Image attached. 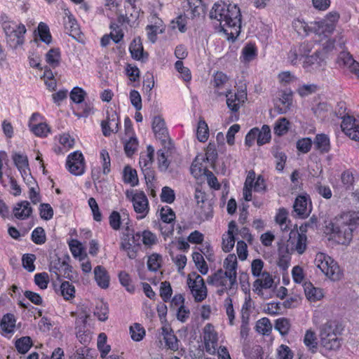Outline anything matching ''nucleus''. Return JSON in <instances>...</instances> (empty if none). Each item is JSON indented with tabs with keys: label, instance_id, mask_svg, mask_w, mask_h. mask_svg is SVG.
<instances>
[{
	"label": "nucleus",
	"instance_id": "obj_1",
	"mask_svg": "<svg viewBox=\"0 0 359 359\" xmlns=\"http://www.w3.org/2000/svg\"><path fill=\"white\" fill-rule=\"evenodd\" d=\"M210 18L219 22L222 30L228 40L234 41L241 30V13L236 4H227L220 0L215 3L210 12Z\"/></svg>",
	"mask_w": 359,
	"mask_h": 359
},
{
	"label": "nucleus",
	"instance_id": "obj_2",
	"mask_svg": "<svg viewBox=\"0 0 359 359\" xmlns=\"http://www.w3.org/2000/svg\"><path fill=\"white\" fill-rule=\"evenodd\" d=\"M320 344L328 351H337L341 346V340L337 337V326L335 322L328 321L320 327Z\"/></svg>",
	"mask_w": 359,
	"mask_h": 359
},
{
	"label": "nucleus",
	"instance_id": "obj_3",
	"mask_svg": "<svg viewBox=\"0 0 359 359\" xmlns=\"http://www.w3.org/2000/svg\"><path fill=\"white\" fill-rule=\"evenodd\" d=\"M344 222L337 232L339 242L342 245H348L353 238V232L359 227V212L344 214Z\"/></svg>",
	"mask_w": 359,
	"mask_h": 359
},
{
	"label": "nucleus",
	"instance_id": "obj_4",
	"mask_svg": "<svg viewBox=\"0 0 359 359\" xmlns=\"http://www.w3.org/2000/svg\"><path fill=\"white\" fill-rule=\"evenodd\" d=\"M315 264L321 271L332 280H339L342 273L337 263L327 255L318 252L316 254Z\"/></svg>",
	"mask_w": 359,
	"mask_h": 359
},
{
	"label": "nucleus",
	"instance_id": "obj_5",
	"mask_svg": "<svg viewBox=\"0 0 359 359\" xmlns=\"http://www.w3.org/2000/svg\"><path fill=\"white\" fill-rule=\"evenodd\" d=\"M4 31L6 36V41L13 48H17L24 43V35L26 28L23 24L16 22H4Z\"/></svg>",
	"mask_w": 359,
	"mask_h": 359
},
{
	"label": "nucleus",
	"instance_id": "obj_6",
	"mask_svg": "<svg viewBox=\"0 0 359 359\" xmlns=\"http://www.w3.org/2000/svg\"><path fill=\"white\" fill-rule=\"evenodd\" d=\"M126 198L133 203L135 212L138 214L137 219L144 218L149 213V201L142 191L128 190L126 192Z\"/></svg>",
	"mask_w": 359,
	"mask_h": 359
},
{
	"label": "nucleus",
	"instance_id": "obj_7",
	"mask_svg": "<svg viewBox=\"0 0 359 359\" xmlns=\"http://www.w3.org/2000/svg\"><path fill=\"white\" fill-rule=\"evenodd\" d=\"M187 283L196 302H201L206 298L207 288L199 274L196 272L189 274Z\"/></svg>",
	"mask_w": 359,
	"mask_h": 359
},
{
	"label": "nucleus",
	"instance_id": "obj_8",
	"mask_svg": "<svg viewBox=\"0 0 359 359\" xmlns=\"http://www.w3.org/2000/svg\"><path fill=\"white\" fill-rule=\"evenodd\" d=\"M339 18V15L337 12H331L323 20L315 22L312 29L316 34L327 36L334 32Z\"/></svg>",
	"mask_w": 359,
	"mask_h": 359
},
{
	"label": "nucleus",
	"instance_id": "obj_9",
	"mask_svg": "<svg viewBox=\"0 0 359 359\" xmlns=\"http://www.w3.org/2000/svg\"><path fill=\"white\" fill-rule=\"evenodd\" d=\"M307 236L304 233H299L297 230L291 231L287 243V248L291 253L297 252L302 255L306 250Z\"/></svg>",
	"mask_w": 359,
	"mask_h": 359
},
{
	"label": "nucleus",
	"instance_id": "obj_10",
	"mask_svg": "<svg viewBox=\"0 0 359 359\" xmlns=\"http://www.w3.org/2000/svg\"><path fill=\"white\" fill-rule=\"evenodd\" d=\"M141 233L137 232L130 236L129 234L123 235L121 243V249L126 251L130 259H135L140 246Z\"/></svg>",
	"mask_w": 359,
	"mask_h": 359
},
{
	"label": "nucleus",
	"instance_id": "obj_11",
	"mask_svg": "<svg viewBox=\"0 0 359 359\" xmlns=\"http://www.w3.org/2000/svg\"><path fill=\"white\" fill-rule=\"evenodd\" d=\"M66 166L74 175H81L84 172L85 162L83 154L76 151L70 154L67 158Z\"/></svg>",
	"mask_w": 359,
	"mask_h": 359
},
{
	"label": "nucleus",
	"instance_id": "obj_12",
	"mask_svg": "<svg viewBox=\"0 0 359 359\" xmlns=\"http://www.w3.org/2000/svg\"><path fill=\"white\" fill-rule=\"evenodd\" d=\"M207 283L216 287H224V290H229L230 292H235L237 288V283L233 285L231 284V280L229 275L224 273L222 269H219L212 276H208Z\"/></svg>",
	"mask_w": 359,
	"mask_h": 359
},
{
	"label": "nucleus",
	"instance_id": "obj_13",
	"mask_svg": "<svg viewBox=\"0 0 359 359\" xmlns=\"http://www.w3.org/2000/svg\"><path fill=\"white\" fill-rule=\"evenodd\" d=\"M343 132L351 140L359 141V120L351 116H344L341 125Z\"/></svg>",
	"mask_w": 359,
	"mask_h": 359
},
{
	"label": "nucleus",
	"instance_id": "obj_14",
	"mask_svg": "<svg viewBox=\"0 0 359 359\" xmlns=\"http://www.w3.org/2000/svg\"><path fill=\"white\" fill-rule=\"evenodd\" d=\"M217 334L214 327L208 323L203 328V341L205 351L210 354H214L217 346Z\"/></svg>",
	"mask_w": 359,
	"mask_h": 359
},
{
	"label": "nucleus",
	"instance_id": "obj_15",
	"mask_svg": "<svg viewBox=\"0 0 359 359\" xmlns=\"http://www.w3.org/2000/svg\"><path fill=\"white\" fill-rule=\"evenodd\" d=\"M13 160L14 161L15 166L21 173V175L23 177L24 180H27V183L29 185H31L32 184H35V180L33 179L32 176H30V173L29 172V163L27 156L21 155L20 154H15L13 156Z\"/></svg>",
	"mask_w": 359,
	"mask_h": 359
},
{
	"label": "nucleus",
	"instance_id": "obj_16",
	"mask_svg": "<svg viewBox=\"0 0 359 359\" xmlns=\"http://www.w3.org/2000/svg\"><path fill=\"white\" fill-rule=\"evenodd\" d=\"M224 95L226 97V104L233 112L238 111L241 106L247 99V93L245 90H240L236 93H232L231 90H228Z\"/></svg>",
	"mask_w": 359,
	"mask_h": 359
},
{
	"label": "nucleus",
	"instance_id": "obj_17",
	"mask_svg": "<svg viewBox=\"0 0 359 359\" xmlns=\"http://www.w3.org/2000/svg\"><path fill=\"white\" fill-rule=\"evenodd\" d=\"M294 211L300 218L307 217L311 211V201L309 196H299L296 198L294 205Z\"/></svg>",
	"mask_w": 359,
	"mask_h": 359
},
{
	"label": "nucleus",
	"instance_id": "obj_18",
	"mask_svg": "<svg viewBox=\"0 0 359 359\" xmlns=\"http://www.w3.org/2000/svg\"><path fill=\"white\" fill-rule=\"evenodd\" d=\"M320 55V53L316 51L313 55L306 56L303 62V67L307 72L323 69L325 66V62Z\"/></svg>",
	"mask_w": 359,
	"mask_h": 359
},
{
	"label": "nucleus",
	"instance_id": "obj_19",
	"mask_svg": "<svg viewBox=\"0 0 359 359\" xmlns=\"http://www.w3.org/2000/svg\"><path fill=\"white\" fill-rule=\"evenodd\" d=\"M118 125L119 121L116 113L115 111H112L111 114L108 113L107 119L101 123L103 135L107 137L111 133H117Z\"/></svg>",
	"mask_w": 359,
	"mask_h": 359
},
{
	"label": "nucleus",
	"instance_id": "obj_20",
	"mask_svg": "<svg viewBox=\"0 0 359 359\" xmlns=\"http://www.w3.org/2000/svg\"><path fill=\"white\" fill-rule=\"evenodd\" d=\"M237 258L234 254L229 255L224 262V267L225 268L224 273L229 275V278L231 280V284L233 285L236 283L237 277Z\"/></svg>",
	"mask_w": 359,
	"mask_h": 359
},
{
	"label": "nucleus",
	"instance_id": "obj_21",
	"mask_svg": "<svg viewBox=\"0 0 359 359\" xmlns=\"http://www.w3.org/2000/svg\"><path fill=\"white\" fill-rule=\"evenodd\" d=\"M152 130L156 137L163 142H165L168 137V129L165 127L164 120L161 116H155L152 121Z\"/></svg>",
	"mask_w": 359,
	"mask_h": 359
},
{
	"label": "nucleus",
	"instance_id": "obj_22",
	"mask_svg": "<svg viewBox=\"0 0 359 359\" xmlns=\"http://www.w3.org/2000/svg\"><path fill=\"white\" fill-rule=\"evenodd\" d=\"M32 208L27 201L18 203L13 208V212L15 218L21 220L29 218L32 213Z\"/></svg>",
	"mask_w": 359,
	"mask_h": 359
},
{
	"label": "nucleus",
	"instance_id": "obj_23",
	"mask_svg": "<svg viewBox=\"0 0 359 359\" xmlns=\"http://www.w3.org/2000/svg\"><path fill=\"white\" fill-rule=\"evenodd\" d=\"M273 280L271 276L267 272H264L262 273V278L257 279L253 283V290L257 294H259L263 288H271L273 286Z\"/></svg>",
	"mask_w": 359,
	"mask_h": 359
},
{
	"label": "nucleus",
	"instance_id": "obj_24",
	"mask_svg": "<svg viewBox=\"0 0 359 359\" xmlns=\"http://www.w3.org/2000/svg\"><path fill=\"white\" fill-rule=\"evenodd\" d=\"M95 280L97 284L103 289H107L109 285V276L108 272L102 266H97L94 269Z\"/></svg>",
	"mask_w": 359,
	"mask_h": 359
},
{
	"label": "nucleus",
	"instance_id": "obj_25",
	"mask_svg": "<svg viewBox=\"0 0 359 359\" xmlns=\"http://www.w3.org/2000/svg\"><path fill=\"white\" fill-rule=\"evenodd\" d=\"M280 101L283 105V107H278V114H285L290 108L292 103V91L290 89L282 90L280 95Z\"/></svg>",
	"mask_w": 359,
	"mask_h": 359
},
{
	"label": "nucleus",
	"instance_id": "obj_26",
	"mask_svg": "<svg viewBox=\"0 0 359 359\" xmlns=\"http://www.w3.org/2000/svg\"><path fill=\"white\" fill-rule=\"evenodd\" d=\"M314 147L320 153H327L330 149L328 136L325 134H318L313 141Z\"/></svg>",
	"mask_w": 359,
	"mask_h": 359
},
{
	"label": "nucleus",
	"instance_id": "obj_27",
	"mask_svg": "<svg viewBox=\"0 0 359 359\" xmlns=\"http://www.w3.org/2000/svg\"><path fill=\"white\" fill-rule=\"evenodd\" d=\"M304 292L310 302L320 300L324 296L322 289L315 287L311 283L304 285Z\"/></svg>",
	"mask_w": 359,
	"mask_h": 359
},
{
	"label": "nucleus",
	"instance_id": "obj_28",
	"mask_svg": "<svg viewBox=\"0 0 359 359\" xmlns=\"http://www.w3.org/2000/svg\"><path fill=\"white\" fill-rule=\"evenodd\" d=\"M162 334L166 346L172 351H177L179 348L178 340L172 330L167 327H162Z\"/></svg>",
	"mask_w": 359,
	"mask_h": 359
},
{
	"label": "nucleus",
	"instance_id": "obj_29",
	"mask_svg": "<svg viewBox=\"0 0 359 359\" xmlns=\"http://www.w3.org/2000/svg\"><path fill=\"white\" fill-rule=\"evenodd\" d=\"M129 50L133 59L140 60L143 58L144 50L140 38H135L131 42Z\"/></svg>",
	"mask_w": 359,
	"mask_h": 359
},
{
	"label": "nucleus",
	"instance_id": "obj_30",
	"mask_svg": "<svg viewBox=\"0 0 359 359\" xmlns=\"http://www.w3.org/2000/svg\"><path fill=\"white\" fill-rule=\"evenodd\" d=\"M0 327L4 332H13L15 327V318L14 315L11 313L4 315L1 321Z\"/></svg>",
	"mask_w": 359,
	"mask_h": 359
},
{
	"label": "nucleus",
	"instance_id": "obj_31",
	"mask_svg": "<svg viewBox=\"0 0 359 359\" xmlns=\"http://www.w3.org/2000/svg\"><path fill=\"white\" fill-rule=\"evenodd\" d=\"M191 18L198 17L205 12V5L202 0H187Z\"/></svg>",
	"mask_w": 359,
	"mask_h": 359
},
{
	"label": "nucleus",
	"instance_id": "obj_32",
	"mask_svg": "<svg viewBox=\"0 0 359 359\" xmlns=\"http://www.w3.org/2000/svg\"><path fill=\"white\" fill-rule=\"evenodd\" d=\"M67 18L65 19V28L69 32V35L77 34L79 33V25L74 16L69 11L65 13Z\"/></svg>",
	"mask_w": 359,
	"mask_h": 359
},
{
	"label": "nucleus",
	"instance_id": "obj_33",
	"mask_svg": "<svg viewBox=\"0 0 359 359\" xmlns=\"http://www.w3.org/2000/svg\"><path fill=\"white\" fill-rule=\"evenodd\" d=\"M123 181L125 183L130 184L133 187L137 185V171L129 165L126 166L123 170Z\"/></svg>",
	"mask_w": 359,
	"mask_h": 359
},
{
	"label": "nucleus",
	"instance_id": "obj_34",
	"mask_svg": "<svg viewBox=\"0 0 359 359\" xmlns=\"http://www.w3.org/2000/svg\"><path fill=\"white\" fill-rule=\"evenodd\" d=\"M154 149L151 146L149 145L147 147V154H142L140 158V165L143 168H150V165L153 161L154 158Z\"/></svg>",
	"mask_w": 359,
	"mask_h": 359
},
{
	"label": "nucleus",
	"instance_id": "obj_35",
	"mask_svg": "<svg viewBox=\"0 0 359 359\" xmlns=\"http://www.w3.org/2000/svg\"><path fill=\"white\" fill-rule=\"evenodd\" d=\"M272 329V325L267 318H262L257 321L255 330L263 335H269Z\"/></svg>",
	"mask_w": 359,
	"mask_h": 359
},
{
	"label": "nucleus",
	"instance_id": "obj_36",
	"mask_svg": "<svg viewBox=\"0 0 359 359\" xmlns=\"http://www.w3.org/2000/svg\"><path fill=\"white\" fill-rule=\"evenodd\" d=\"M47 63L52 67L59 66L60 62V52L58 48H51L46 55Z\"/></svg>",
	"mask_w": 359,
	"mask_h": 359
},
{
	"label": "nucleus",
	"instance_id": "obj_37",
	"mask_svg": "<svg viewBox=\"0 0 359 359\" xmlns=\"http://www.w3.org/2000/svg\"><path fill=\"white\" fill-rule=\"evenodd\" d=\"M192 258L198 271L203 275L206 274L208 271V267L203 255L199 252H195L192 255Z\"/></svg>",
	"mask_w": 359,
	"mask_h": 359
},
{
	"label": "nucleus",
	"instance_id": "obj_38",
	"mask_svg": "<svg viewBox=\"0 0 359 359\" xmlns=\"http://www.w3.org/2000/svg\"><path fill=\"white\" fill-rule=\"evenodd\" d=\"M61 294L66 300H70L75 297V287L72 283L64 281L60 285Z\"/></svg>",
	"mask_w": 359,
	"mask_h": 359
},
{
	"label": "nucleus",
	"instance_id": "obj_39",
	"mask_svg": "<svg viewBox=\"0 0 359 359\" xmlns=\"http://www.w3.org/2000/svg\"><path fill=\"white\" fill-rule=\"evenodd\" d=\"M197 138L201 142H205L209 137V129L208 124L204 120H201L198 123Z\"/></svg>",
	"mask_w": 359,
	"mask_h": 359
},
{
	"label": "nucleus",
	"instance_id": "obj_40",
	"mask_svg": "<svg viewBox=\"0 0 359 359\" xmlns=\"http://www.w3.org/2000/svg\"><path fill=\"white\" fill-rule=\"evenodd\" d=\"M32 346V341L29 337H23L15 342V347L20 353H26Z\"/></svg>",
	"mask_w": 359,
	"mask_h": 359
},
{
	"label": "nucleus",
	"instance_id": "obj_41",
	"mask_svg": "<svg viewBox=\"0 0 359 359\" xmlns=\"http://www.w3.org/2000/svg\"><path fill=\"white\" fill-rule=\"evenodd\" d=\"M271 140V130L267 125H264L257 134V144L261 146L269 142Z\"/></svg>",
	"mask_w": 359,
	"mask_h": 359
},
{
	"label": "nucleus",
	"instance_id": "obj_42",
	"mask_svg": "<svg viewBox=\"0 0 359 359\" xmlns=\"http://www.w3.org/2000/svg\"><path fill=\"white\" fill-rule=\"evenodd\" d=\"M131 338L135 341H141L145 335V330L140 324L135 323L130 327Z\"/></svg>",
	"mask_w": 359,
	"mask_h": 359
},
{
	"label": "nucleus",
	"instance_id": "obj_43",
	"mask_svg": "<svg viewBox=\"0 0 359 359\" xmlns=\"http://www.w3.org/2000/svg\"><path fill=\"white\" fill-rule=\"evenodd\" d=\"M38 30L41 40L46 44H49L51 42L52 36L48 25L44 22H40Z\"/></svg>",
	"mask_w": 359,
	"mask_h": 359
},
{
	"label": "nucleus",
	"instance_id": "obj_44",
	"mask_svg": "<svg viewBox=\"0 0 359 359\" xmlns=\"http://www.w3.org/2000/svg\"><path fill=\"white\" fill-rule=\"evenodd\" d=\"M243 58L245 62H250L254 60L257 55V49L252 43L247 44L242 50Z\"/></svg>",
	"mask_w": 359,
	"mask_h": 359
},
{
	"label": "nucleus",
	"instance_id": "obj_45",
	"mask_svg": "<svg viewBox=\"0 0 359 359\" xmlns=\"http://www.w3.org/2000/svg\"><path fill=\"white\" fill-rule=\"evenodd\" d=\"M86 95V91L79 87H74L70 92V98L76 104H81Z\"/></svg>",
	"mask_w": 359,
	"mask_h": 359
},
{
	"label": "nucleus",
	"instance_id": "obj_46",
	"mask_svg": "<svg viewBox=\"0 0 359 359\" xmlns=\"http://www.w3.org/2000/svg\"><path fill=\"white\" fill-rule=\"evenodd\" d=\"M32 240L35 244H43L46 241L44 229L42 227H36L32 233Z\"/></svg>",
	"mask_w": 359,
	"mask_h": 359
},
{
	"label": "nucleus",
	"instance_id": "obj_47",
	"mask_svg": "<svg viewBox=\"0 0 359 359\" xmlns=\"http://www.w3.org/2000/svg\"><path fill=\"white\" fill-rule=\"evenodd\" d=\"M162 262V257L158 254H152L149 257L147 266L150 271H156Z\"/></svg>",
	"mask_w": 359,
	"mask_h": 359
},
{
	"label": "nucleus",
	"instance_id": "obj_48",
	"mask_svg": "<svg viewBox=\"0 0 359 359\" xmlns=\"http://www.w3.org/2000/svg\"><path fill=\"white\" fill-rule=\"evenodd\" d=\"M304 342L305 345L309 347L312 352H315L317 348V342L315 333L311 330H307L304 339Z\"/></svg>",
	"mask_w": 359,
	"mask_h": 359
},
{
	"label": "nucleus",
	"instance_id": "obj_49",
	"mask_svg": "<svg viewBox=\"0 0 359 359\" xmlns=\"http://www.w3.org/2000/svg\"><path fill=\"white\" fill-rule=\"evenodd\" d=\"M118 278L121 284L126 287L127 291L131 293L135 291V287L131 283V280L128 273L126 271H121L118 274Z\"/></svg>",
	"mask_w": 359,
	"mask_h": 359
},
{
	"label": "nucleus",
	"instance_id": "obj_50",
	"mask_svg": "<svg viewBox=\"0 0 359 359\" xmlns=\"http://www.w3.org/2000/svg\"><path fill=\"white\" fill-rule=\"evenodd\" d=\"M290 321L287 318H278L276 321L275 329L277 330L280 334L285 335L290 330Z\"/></svg>",
	"mask_w": 359,
	"mask_h": 359
},
{
	"label": "nucleus",
	"instance_id": "obj_51",
	"mask_svg": "<svg viewBox=\"0 0 359 359\" xmlns=\"http://www.w3.org/2000/svg\"><path fill=\"white\" fill-rule=\"evenodd\" d=\"M172 294V290L170 283L168 281H164L161 283L160 295L163 302H167L170 300Z\"/></svg>",
	"mask_w": 359,
	"mask_h": 359
},
{
	"label": "nucleus",
	"instance_id": "obj_52",
	"mask_svg": "<svg viewBox=\"0 0 359 359\" xmlns=\"http://www.w3.org/2000/svg\"><path fill=\"white\" fill-rule=\"evenodd\" d=\"M161 219L165 222L170 224L175 219V212L169 207L165 206L161 208L160 212Z\"/></svg>",
	"mask_w": 359,
	"mask_h": 359
},
{
	"label": "nucleus",
	"instance_id": "obj_53",
	"mask_svg": "<svg viewBox=\"0 0 359 359\" xmlns=\"http://www.w3.org/2000/svg\"><path fill=\"white\" fill-rule=\"evenodd\" d=\"M31 130L39 137H46L50 133V128L45 123H40L31 127Z\"/></svg>",
	"mask_w": 359,
	"mask_h": 359
},
{
	"label": "nucleus",
	"instance_id": "obj_54",
	"mask_svg": "<svg viewBox=\"0 0 359 359\" xmlns=\"http://www.w3.org/2000/svg\"><path fill=\"white\" fill-rule=\"evenodd\" d=\"M36 260V256L34 254H25L22 256V262L23 267L29 272H32L35 270L34 264Z\"/></svg>",
	"mask_w": 359,
	"mask_h": 359
},
{
	"label": "nucleus",
	"instance_id": "obj_55",
	"mask_svg": "<svg viewBox=\"0 0 359 359\" xmlns=\"http://www.w3.org/2000/svg\"><path fill=\"white\" fill-rule=\"evenodd\" d=\"M315 191L321 196L326 199L331 198L332 196L330 188L327 185H323L320 182H317L314 185Z\"/></svg>",
	"mask_w": 359,
	"mask_h": 359
},
{
	"label": "nucleus",
	"instance_id": "obj_56",
	"mask_svg": "<svg viewBox=\"0 0 359 359\" xmlns=\"http://www.w3.org/2000/svg\"><path fill=\"white\" fill-rule=\"evenodd\" d=\"M289 121L285 118H280L274 127L275 134L280 136L285 134L288 130Z\"/></svg>",
	"mask_w": 359,
	"mask_h": 359
},
{
	"label": "nucleus",
	"instance_id": "obj_57",
	"mask_svg": "<svg viewBox=\"0 0 359 359\" xmlns=\"http://www.w3.org/2000/svg\"><path fill=\"white\" fill-rule=\"evenodd\" d=\"M34 283L41 289H46L49 283L48 274L46 272L35 274Z\"/></svg>",
	"mask_w": 359,
	"mask_h": 359
},
{
	"label": "nucleus",
	"instance_id": "obj_58",
	"mask_svg": "<svg viewBox=\"0 0 359 359\" xmlns=\"http://www.w3.org/2000/svg\"><path fill=\"white\" fill-rule=\"evenodd\" d=\"M109 309L106 304L101 302L100 305H97L95 310V315L101 321H105L108 318Z\"/></svg>",
	"mask_w": 359,
	"mask_h": 359
},
{
	"label": "nucleus",
	"instance_id": "obj_59",
	"mask_svg": "<svg viewBox=\"0 0 359 359\" xmlns=\"http://www.w3.org/2000/svg\"><path fill=\"white\" fill-rule=\"evenodd\" d=\"M138 142L137 138L129 137V140L126 142L124 150L128 156H131L137 148Z\"/></svg>",
	"mask_w": 359,
	"mask_h": 359
},
{
	"label": "nucleus",
	"instance_id": "obj_60",
	"mask_svg": "<svg viewBox=\"0 0 359 359\" xmlns=\"http://www.w3.org/2000/svg\"><path fill=\"white\" fill-rule=\"evenodd\" d=\"M175 198L174 191L169 187H164L161 194V199L163 202L172 203Z\"/></svg>",
	"mask_w": 359,
	"mask_h": 359
},
{
	"label": "nucleus",
	"instance_id": "obj_61",
	"mask_svg": "<svg viewBox=\"0 0 359 359\" xmlns=\"http://www.w3.org/2000/svg\"><path fill=\"white\" fill-rule=\"evenodd\" d=\"M41 217L44 220H49L53 216V209L48 203H41L39 206Z\"/></svg>",
	"mask_w": 359,
	"mask_h": 359
},
{
	"label": "nucleus",
	"instance_id": "obj_62",
	"mask_svg": "<svg viewBox=\"0 0 359 359\" xmlns=\"http://www.w3.org/2000/svg\"><path fill=\"white\" fill-rule=\"evenodd\" d=\"M88 205L92 210L93 219L97 222H101L102 216L95 199L92 197L88 199Z\"/></svg>",
	"mask_w": 359,
	"mask_h": 359
},
{
	"label": "nucleus",
	"instance_id": "obj_63",
	"mask_svg": "<svg viewBox=\"0 0 359 359\" xmlns=\"http://www.w3.org/2000/svg\"><path fill=\"white\" fill-rule=\"evenodd\" d=\"M294 353L286 345L282 344L278 348V359H292Z\"/></svg>",
	"mask_w": 359,
	"mask_h": 359
},
{
	"label": "nucleus",
	"instance_id": "obj_64",
	"mask_svg": "<svg viewBox=\"0 0 359 359\" xmlns=\"http://www.w3.org/2000/svg\"><path fill=\"white\" fill-rule=\"evenodd\" d=\"M318 90V86L316 84H304L300 86L297 92L301 97H306L311 95Z\"/></svg>",
	"mask_w": 359,
	"mask_h": 359
}]
</instances>
